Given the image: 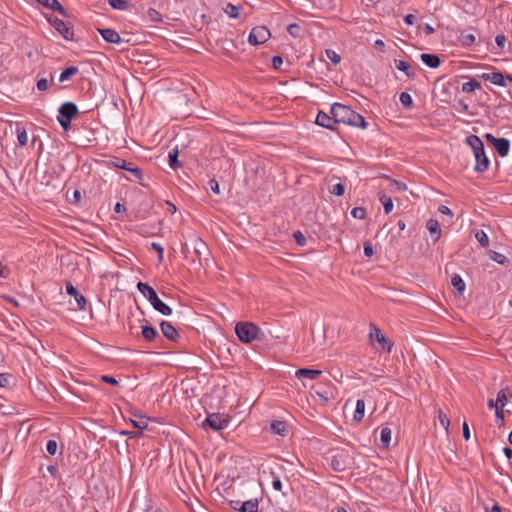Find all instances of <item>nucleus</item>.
<instances>
[{"label": "nucleus", "mask_w": 512, "mask_h": 512, "mask_svg": "<svg viewBox=\"0 0 512 512\" xmlns=\"http://www.w3.org/2000/svg\"><path fill=\"white\" fill-rule=\"evenodd\" d=\"M331 114L333 115L334 122L336 123H343L362 129H365L367 126L363 116L344 104L334 103L331 106Z\"/></svg>", "instance_id": "nucleus-1"}, {"label": "nucleus", "mask_w": 512, "mask_h": 512, "mask_svg": "<svg viewBox=\"0 0 512 512\" xmlns=\"http://www.w3.org/2000/svg\"><path fill=\"white\" fill-rule=\"evenodd\" d=\"M467 145L471 148L476 164L475 171L483 173L488 170L490 160L485 153L484 144L482 140L476 135H470L466 138Z\"/></svg>", "instance_id": "nucleus-2"}, {"label": "nucleus", "mask_w": 512, "mask_h": 512, "mask_svg": "<svg viewBox=\"0 0 512 512\" xmlns=\"http://www.w3.org/2000/svg\"><path fill=\"white\" fill-rule=\"evenodd\" d=\"M235 333L243 343H251L256 340L263 341L265 339L264 332L252 322H238L235 326Z\"/></svg>", "instance_id": "nucleus-3"}, {"label": "nucleus", "mask_w": 512, "mask_h": 512, "mask_svg": "<svg viewBox=\"0 0 512 512\" xmlns=\"http://www.w3.org/2000/svg\"><path fill=\"white\" fill-rule=\"evenodd\" d=\"M334 471L341 472L351 465V457L346 449L338 448L332 450L331 454L326 458Z\"/></svg>", "instance_id": "nucleus-4"}, {"label": "nucleus", "mask_w": 512, "mask_h": 512, "mask_svg": "<svg viewBox=\"0 0 512 512\" xmlns=\"http://www.w3.org/2000/svg\"><path fill=\"white\" fill-rule=\"evenodd\" d=\"M78 107L73 102H65L59 107V116L57 120L63 130L70 128L71 121L78 115Z\"/></svg>", "instance_id": "nucleus-5"}, {"label": "nucleus", "mask_w": 512, "mask_h": 512, "mask_svg": "<svg viewBox=\"0 0 512 512\" xmlns=\"http://www.w3.org/2000/svg\"><path fill=\"white\" fill-rule=\"evenodd\" d=\"M271 34L268 28L265 26H256L254 27L249 34L248 41L251 45H260L265 43Z\"/></svg>", "instance_id": "nucleus-6"}, {"label": "nucleus", "mask_w": 512, "mask_h": 512, "mask_svg": "<svg viewBox=\"0 0 512 512\" xmlns=\"http://www.w3.org/2000/svg\"><path fill=\"white\" fill-rule=\"evenodd\" d=\"M485 138L488 142H490L494 146V148L496 149V151L498 152V154L501 157H505L508 155L509 150H510V142L508 139L497 138L490 133H487L485 135Z\"/></svg>", "instance_id": "nucleus-7"}, {"label": "nucleus", "mask_w": 512, "mask_h": 512, "mask_svg": "<svg viewBox=\"0 0 512 512\" xmlns=\"http://www.w3.org/2000/svg\"><path fill=\"white\" fill-rule=\"evenodd\" d=\"M50 24L54 27L56 31H58L66 40H72L74 36V32L72 27L65 23L63 20L59 18H50Z\"/></svg>", "instance_id": "nucleus-8"}, {"label": "nucleus", "mask_w": 512, "mask_h": 512, "mask_svg": "<svg viewBox=\"0 0 512 512\" xmlns=\"http://www.w3.org/2000/svg\"><path fill=\"white\" fill-rule=\"evenodd\" d=\"M369 337L372 339V338H375L376 341L381 344V347L383 350L387 351V352H391L392 350V347H393V342L389 341L385 335L381 332V330L379 328H377L376 326L374 325H370V334H369Z\"/></svg>", "instance_id": "nucleus-9"}, {"label": "nucleus", "mask_w": 512, "mask_h": 512, "mask_svg": "<svg viewBox=\"0 0 512 512\" xmlns=\"http://www.w3.org/2000/svg\"><path fill=\"white\" fill-rule=\"evenodd\" d=\"M228 425V420L223 418L220 414H211L203 422V426H209L215 431L222 430Z\"/></svg>", "instance_id": "nucleus-10"}, {"label": "nucleus", "mask_w": 512, "mask_h": 512, "mask_svg": "<svg viewBox=\"0 0 512 512\" xmlns=\"http://www.w3.org/2000/svg\"><path fill=\"white\" fill-rule=\"evenodd\" d=\"M66 292L69 295L74 297L75 302L77 304V308L79 310H85L86 309V304H87L86 298L82 294H80L78 292V290L71 283H67L66 284Z\"/></svg>", "instance_id": "nucleus-11"}, {"label": "nucleus", "mask_w": 512, "mask_h": 512, "mask_svg": "<svg viewBox=\"0 0 512 512\" xmlns=\"http://www.w3.org/2000/svg\"><path fill=\"white\" fill-rule=\"evenodd\" d=\"M316 124L322 127H325L330 130H335V124L333 116H329L327 113L323 111H319L315 120Z\"/></svg>", "instance_id": "nucleus-12"}, {"label": "nucleus", "mask_w": 512, "mask_h": 512, "mask_svg": "<svg viewBox=\"0 0 512 512\" xmlns=\"http://www.w3.org/2000/svg\"><path fill=\"white\" fill-rule=\"evenodd\" d=\"M160 327H161V331H162L163 335L167 339H169L171 341H176L177 338L179 337L177 330L170 322L162 321L160 324Z\"/></svg>", "instance_id": "nucleus-13"}, {"label": "nucleus", "mask_w": 512, "mask_h": 512, "mask_svg": "<svg viewBox=\"0 0 512 512\" xmlns=\"http://www.w3.org/2000/svg\"><path fill=\"white\" fill-rule=\"evenodd\" d=\"M321 374H322L321 370L308 369V368H301L295 372V376L300 380H302V379L314 380V379L318 378Z\"/></svg>", "instance_id": "nucleus-14"}, {"label": "nucleus", "mask_w": 512, "mask_h": 512, "mask_svg": "<svg viewBox=\"0 0 512 512\" xmlns=\"http://www.w3.org/2000/svg\"><path fill=\"white\" fill-rule=\"evenodd\" d=\"M98 32L101 34L103 39L108 43L118 44L121 42V37L113 29L105 28V29H98Z\"/></svg>", "instance_id": "nucleus-15"}, {"label": "nucleus", "mask_w": 512, "mask_h": 512, "mask_svg": "<svg viewBox=\"0 0 512 512\" xmlns=\"http://www.w3.org/2000/svg\"><path fill=\"white\" fill-rule=\"evenodd\" d=\"M481 77L494 85L501 87L506 86L505 77L501 72L484 73Z\"/></svg>", "instance_id": "nucleus-16"}, {"label": "nucleus", "mask_w": 512, "mask_h": 512, "mask_svg": "<svg viewBox=\"0 0 512 512\" xmlns=\"http://www.w3.org/2000/svg\"><path fill=\"white\" fill-rule=\"evenodd\" d=\"M153 308L161 313L162 315L169 316L172 313V309L165 304L158 296L153 298V301L150 302Z\"/></svg>", "instance_id": "nucleus-17"}, {"label": "nucleus", "mask_w": 512, "mask_h": 512, "mask_svg": "<svg viewBox=\"0 0 512 512\" xmlns=\"http://www.w3.org/2000/svg\"><path fill=\"white\" fill-rule=\"evenodd\" d=\"M422 62L430 68H438L441 64L440 58L435 54L422 53L420 55Z\"/></svg>", "instance_id": "nucleus-18"}, {"label": "nucleus", "mask_w": 512, "mask_h": 512, "mask_svg": "<svg viewBox=\"0 0 512 512\" xmlns=\"http://www.w3.org/2000/svg\"><path fill=\"white\" fill-rule=\"evenodd\" d=\"M426 227L431 234V237L434 238V241H438L441 237V228L440 224L436 219H429L427 221Z\"/></svg>", "instance_id": "nucleus-19"}, {"label": "nucleus", "mask_w": 512, "mask_h": 512, "mask_svg": "<svg viewBox=\"0 0 512 512\" xmlns=\"http://www.w3.org/2000/svg\"><path fill=\"white\" fill-rule=\"evenodd\" d=\"M141 330L142 336L147 341H153L158 336L157 330L149 325L146 320H144V324L141 325Z\"/></svg>", "instance_id": "nucleus-20"}, {"label": "nucleus", "mask_w": 512, "mask_h": 512, "mask_svg": "<svg viewBox=\"0 0 512 512\" xmlns=\"http://www.w3.org/2000/svg\"><path fill=\"white\" fill-rule=\"evenodd\" d=\"M137 289L148 299L149 302L153 301V298L158 296L156 291L147 283L138 282Z\"/></svg>", "instance_id": "nucleus-21"}, {"label": "nucleus", "mask_w": 512, "mask_h": 512, "mask_svg": "<svg viewBox=\"0 0 512 512\" xmlns=\"http://www.w3.org/2000/svg\"><path fill=\"white\" fill-rule=\"evenodd\" d=\"M36 1L45 7L49 8L51 10H54V11H58L63 16H66V11L58 0H36Z\"/></svg>", "instance_id": "nucleus-22"}, {"label": "nucleus", "mask_w": 512, "mask_h": 512, "mask_svg": "<svg viewBox=\"0 0 512 512\" xmlns=\"http://www.w3.org/2000/svg\"><path fill=\"white\" fill-rule=\"evenodd\" d=\"M271 431L275 434L285 436L287 433V424L284 421H273L270 425Z\"/></svg>", "instance_id": "nucleus-23"}, {"label": "nucleus", "mask_w": 512, "mask_h": 512, "mask_svg": "<svg viewBox=\"0 0 512 512\" xmlns=\"http://www.w3.org/2000/svg\"><path fill=\"white\" fill-rule=\"evenodd\" d=\"M395 65H396V68L402 72H404L408 78H415L416 77V74L414 71H411L410 69V65L406 62V61H403V60H395Z\"/></svg>", "instance_id": "nucleus-24"}, {"label": "nucleus", "mask_w": 512, "mask_h": 512, "mask_svg": "<svg viewBox=\"0 0 512 512\" xmlns=\"http://www.w3.org/2000/svg\"><path fill=\"white\" fill-rule=\"evenodd\" d=\"M392 431L389 427H383L380 431V441L383 448H388L391 442Z\"/></svg>", "instance_id": "nucleus-25"}, {"label": "nucleus", "mask_w": 512, "mask_h": 512, "mask_svg": "<svg viewBox=\"0 0 512 512\" xmlns=\"http://www.w3.org/2000/svg\"><path fill=\"white\" fill-rule=\"evenodd\" d=\"M259 502L257 499H250L241 504L240 512H258Z\"/></svg>", "instance_id": "nucleus-26"}, {"label": "nucleus", "mask_w": 512, "mask_h": 512, "mask_svg": "<svg viewBox=\"0 0 512 512\" xmlns=\"http://www.w3.org/2000/svg\"><path fill=\"white\" fill-rule=\"evenodd\" d=\"M78 72H79L78 67H75V66L68 67L64 71H62V73L60 74L59 81L61 83H64V82L68 81L71 77L78 74Z\"/></svg>", "instance_id": "nucleus-27"}, {"label": "nucleus", "mask_w": 512, "mask_h": 512, "mask_svg": "<svg viewBox=\"0 0 512 512\" xmlns=\"http://www.w3.org/2000/svg\"><path fill=\"white\" fill-rule=\"evenodd\" d=\"M385 179L389 182L388 188L390 191L401 192V191H405L407 189L406 184L403 182L393 180V179L389 178L388 176H385Z\"/></svg>", "instance_id": "nucleus-28"}, {"label": "nucleus", "mask_w": 512, "mask_h": 512, "mask_svg": "<svg viewBox=\"0 0 512 512\" xmlns=\"http://www.w3.org/2000/svg\"><path fill=\"white\" fill-rule=\"evenodd\" d=\"M364 411H365L364 400L358 399L356 402V408H355L354 417H353L354 420L357 422L361 421L364 417Z\"/></svg>", "instance_id": "nucleus-29"}, {"label": "nucleus", "mask_w": 512, "mask_h": 512, "mask_svg": "<svg viewBox=\"0 0 512 512\" xmlns=\"http://www.w3.org/2000/svg\"><path fill=\"white\" fill-rule=\"evenodd\" d=\"M131 423L135 428L144 430L148 427V418L142 415H135V418L131 419Z\"/></svg>", "instance_id": "nucleus-30"}, {"label": "nucleus", "mask_w": 512, "mask_h": 512, "mask_svg": "<svg viewBox=\"0 0 512 512\" xmlns=\"http://www.w3.org/2000/svg\"><path fill=\"white\" fill-rule=\"evenodd\" d=\"M451 284L459 293H463V291L465 290V287H466L463 279L458 274H454L452 276Z\"/></svg>", "instance_id": "nucleus-31"}, {"label": "nucleus", "mask_w": 512, "mask_h": 512, "mask_svg": "<svg viewBox=\"0 0 512 512\" xmlns=\"http://www.w3.org/2000/svg\"><path fill=\"white\" fill-rule=\"evenodd\" d=\"M379 199H380V201L383 204L384 212L386 214H389L392 211V209H393V201H392V199L390 197H388L384 193H380L379 194Z\"/></svg>", "instance_id": "nucleus-32"}, {"label": "nucleus", "mask_w": 512, "mask_h": 512, "mask_svg": "<svg viewBox=\"0 0 512 512\" xmlns=\"http://www.w3.org/2000/svg\"><path fill=\"white\" fill-rule=\"evenodd\" d=\"M481 88V84L476 80H470L462 85V91L471 93Z\"/></svg>", "instance_id": "nucleus-33"}, {"label": "nucleus", "mask_w": 512, "mask_h": 512, "mask_svg": "<svg viewBox=\"0 0 512 512\" xmlns=\"http://www.w3.org/2000/svg\"><path fill=\"white\" fill-rule=\"evenodd\" d=\"M509 395H511V394L508 393L507 389L500 390L497 394V399H496L497 405L500 406L501 408H503L507 404Z\"/></svg>", "instance_id": "nucleus-34"}, {"label": "nucleus", "mask_w": 512, "mask_h": 512, "mask_svg": "<svg viewBox=\"0 0 512 512\" xmlns=\"http://www.w3.org/2000/svg\"><path fill=\"white\" fill-rule=\"evenodd\" d=\"M169 165L173 169L180 167V162L178 161V149L177 148H174L169 152Z\"/></svg>", "instance_id": "nucleus-35"}, {"label": "nucleus", "mask_w": 512, "mask_h": 512, "mask_svg": "<svg viewBox=\"0 0 512 512\" xmlns=\"http://www.w3.org/2000/svg\"><path fill=\"white\" fill-rule=\"evenodd\" d=\"M239 6H235L231 3H228L226 7L224 8V12L230 17V18H238L239 16Z\"/></svg>", "instance_id": "nucleus-36"}, {"label": "nucleus", "mask_w": 512, "mask_h": 512, "mask_svg": "<svg viewBox=\"0 0 512 512\" xmlns=\"http://www.w3.org/2000/svg\"><path fill=\"white\" fill-rule=\"evenodd\" d=\"M131 162H127L126 160L124 159H120V158H116L114 160H111L108 164V166H113V167H116V168H119V169H123V170H126L128 169L129 165H130Z\"/></svg>", "instance_id": "nucleus-37"}, {"label": "nucleus", "mask_w": 512, "mask_h": 512, "mask_svg": "<svg viewBox=\"0 0 512 512\" xmlns=\"http://www.w3.org/2000/svg\"><path fill=\"white\" fill-rule=\"evenodd\" d=\"M475 238L482 247L489 246V238L483 230L477 231L475 234Z\"/></svg>", "instance_id": "nucleus-38"}, {"label": "nucleus", "mask_w": 512, "mask_h": 512, "mask_svg": "<svg viewBox=\"0 0 512 512\" xmlns=\"http://www.w3.org/2000/svg\"><path fill=\"white\" fill-rule=\"evenodd\" d=\"M17 140L20 146H25L28 143V134L24 128H17Z\"/></svg>", "instance_id": "nucleus-39"}, {"label": "nucleus", "mask_w": 512, "mask_h": 512, "mask_svg": "<svg viewBox=\"0 0 512 512\" xmlns=\"http://www.w3.org/2000/svg\"><path fill=\"white\" fill-rule=\"evenodd\" d=\"M108 4L117 10H126L129 6L128 2L125 0H108Z\"/></svg>", "instance_id": "nucleus-40"}, {"label": "nucleus", "mask_w": 512, "mask_h": 512, "mask_svg": "<svg viewBox=\"0 0 512 512\" xmlns=\"http://www.w3.org/2000/svg\"><path fill=\"white\" fill-rule=\"evenodd\" d=\"M475 40V36L471 33H462L460 36V41L465 46H471Z\"/></svg>", "instance_id": "nucleus-41"}, {"label": "nucleus", "mask_w": 512, "mask_h": 512, "mask_svg": "<svg viewBox=\"0 0 512 512\" xmlns=\"http://www.w3.org/2000/svg\"><path fill=\"white\" fill-rule=\"evenodd\" d=\"M325 53H326L327 58H328V59H329V60H330L334 65H337V64H339V63H340V61H341V57H340V55H339L337 52H335V51H334V50H332V49H327V50L325 51Z\"/></svg>", "instance_id": "nucleus-42"}, {"label": "nucleus", "mask_w": 512, "mask_h": 512, "mask_svg": "<svg viewBox=\"0 0 512 512\" xmlns=\"http://www.w3.org/2000/svg\"><path fill=\"white\" fill-rule=\"evenodd\" d=\"M399 100L401 104L406 108L411 107L413 104L412 97L407 92H402L399 96Z\"/></svg>", "instance_id": "nucleus-43"}, {"label": "nucleus", "mask_w": 512, "mask_h": 512, "mask_svg": "<svg viewBox=\"0 0 512 512\" xmlns=\"http://www.w3.org/2000/svg\"><path fill=\"white\" fill-rule=\"evenodd\" d=\"M351 215L356 219L362 220L366 218L367 212L363 207H355L352 209Z\"/></svg>", "instance_id": "nucleus-44"}, {"label": "nucleus", "mask_w": 512, "mask_h": 512, "mask_svg": "<svg viewBox=\"0 0 512 512\" xmlns=\"http://www.w3.org/2000/svg\"><path fill=\"white\" fill-rule=\"evenodd\" d=\"M345 192V187L342 183H337L335 185L332 186V188L330 189V193L331 194H334L336 196H342Z\"/></svg>", "instance_id": "nucleus-45"}, {"label": "nucleus", "mask_w": 512, "mask_h": 512, "mask_svg": "<svg viewBox=\"0 0 512 512\" xmlns=\"http://www.w3.org/2000/svg\"><path fill=\"white\" fill-rule=\"evenodd\" d=\"M147 14L152 21H155V22L162 21L161 14L154 8H149L147 11Z\"/></svg>", "instance_id": "nucleus-46"}, {"label": "nucleus", "mask_w": 512, "mask_h": 512, "mask_svg": "<svg viewBox=\"0 0 512 512\" xmlns=\"http://www.w3.org/2000/svg\"><path fill=\"white\" fill-rule=\"evenodd\" d=\"M438 419H439L440 425L444 428V430L446 432H448V428L450 425V420L448 419V417L440 411L439 415H438Z\"/></svg>", "instance_id": "nucleus-47"}, {"label": "nucleus", "mask_w": 512, "mask_h": 512, "mask_svg": "<svg viewBox=\"0 0 512 512\" xmlns=\"http://www.w3.org/2000/svg\"><path fill=\"white\" fill-rule=\"evenodd\" d=\"M127 171L130 172L135 177V179H137V180H141L142 179V171H141V169H139L136 166H133L132 163H130Z\"/></svg>", "instance_id": "nucleus-48"}, {"label": "nucleus", "mask_w": 512, "mask_h": 512, "mask_svg": "<svg viewBox=\"0 0 512 512\" xmlns=\"http://www.w3.org/2000/svg\"><path fill=\"white\" fill-rule=\"evenodd\" d=\"M58 449V444L55 440H48L46 450L50 455H55Z\"/></svg>", "instance_id": "nucleus-49"}, {"label": "nucleus", "mask_w": 512, "mask_h": 512, "mask_svg": "<svg viewBox=\"0 0 512 512\" xmlns=\"http://www.w3.org/2000/svg\"><path fill=\"white\" fill-rule=\"evenodd\" d=\"M271 475L273 477L272 487L275 490L280 491L282 489V482H281L280 478L278 476H276L274 472H271Z\"/></svg>", "instance_id": "nucleus-50"}, {"label": "nucleus", "mask_w": 512, "mask_h": 512, "mask_svg": "<svg viewBox=\"0 0 512 512\" xmlns=\"http://www.w3.org/2000/svg\"><path fill=\"white\" fill-rule=\"evenodd\" d=\"M287 31L293 37H297L299 35L300 27L298 24L293 23L287 27Z\"/></svg>", "instance_id": "nucleus-51"}, {"label": "nucleus", "mask_w": 512, "mask_h": 512, "mask_svg": "<svg viewBox=\"0 0 512 512\" xmlns=\"http://www.w3.org/2000/svg\"><path fill=\"white\" fill-rule=\"evenodd\" d=\"M11 375L8 373H0V387H7L10 383Z\"/></svg>", "instance_id": "nucleus-52"}, {"label": "nucleus", "mask_w": 512, "mask_h": 512, "mask_svg": "<svg viewBox=\"0 0 512 512\" xmlns=\"http://www.w3.org/2000/svg\"><path fill=\"white\" fill-rule=\"evenodd\" d=\"M293 237H294L296 243L301 246H303L306 243V238L300 231L294 232Z\"/></svg>", "instance_id": "nucleus-53"}, {"label": "nucleus", "mask_w": 512, "mask_h": 512, "mask_svg": "<svg viewBox=\"0 0 512 512\" xmlns=\"http://www.w3.org/2000/svg\"><path fill=\"white\" fill-rule=\"evenodd\" d=\"M152 248L157 251L158 253V257H159V261H162L163 260V254H164V249L163 247L161 246V244L159 243H156V242H153L151 244Z\"/></svg>", "instance_id": "nucleus-54"}, {"label": "nucleus", "mask_w": 512, "mask_h": 512, "mask_svg": "<svg viewBox=\"0 0 512 512\" xmlns=\"http://www.w3.org/2000/svg\"><path fill=\"white\" fill-rule=\"evenodd\" d=\"M209 188L215 194H220V186L217 180L212 179L209 181Z\"/></svg>", "instance_id": "nucleus-55"}, {"label": "nucleus", "mask_w": 512, "mask_h": 512, "mask_svg": "<svg viewBox=\"0 0 512 512\" xmlns=\"http://www.w3.org/2000/svg\"><path fill=\"white\" fill-rule=\"evenodd\" d=\"M495 42L497 44V46L500 48V49H503L504 46H505V42H506V37L504 34H498L496 37H495Z\"/></svg>", "instance_id": "nucleus-56"}, {"label": "nucleus", "mask_w": 512, "mask_h": 512, "mask_svg": "<svg viewBox=\"0 0 512 512\" xmlns=\"http://www.w3.org/2000/svg\"><path fill=\"white\" fill-rule=\"evenodd\" d=\"M37 88L40 91H45L48 89V81L45 78H41L37 81Z\"/></svg>", "instance_id": "nucleus-57"}, {"label": "nucleus", "mask_w": 512, "mask_h": 512, "mask_svg": "<svg viewBox=\"0 0 512 512\" xmlns=\"http://www.w3.org/2000/svg\"><path fill=\"white\" fill-rule=\"evenodd\" d=\"M493 254L491 255V258L498 262L499 264H503L504 261L506 260V257L500 253H497V252H492Z\"/></svg>", "instance_id": "nucleus-58"}, {"label": "nucleus", "mask_w": 512, "mask_h": 512, "mask_svg": "<svg viewBox=\"0 0 512 512\" xmlns=\"http://www.w3.org/2000/svg\"><path fill=\"white\" fill-rule=\"evenodd\" d=\"M364 254L367 257H371L374 254V249L371 243L367 242L364 244Z\"/></svg>", "instance_id": "nucleus-59"}, {"label": "nucleus", "mask_w": 512, "mask_h": 512, "mask_svg": "<svg viewBox=\"0 0 512 512\" xmlns=\"http://www.w3.org/2000/svg\"><path fill=\"white\" fill-rule=\"evenodd\" d=\"M282 64H283V59L281 56H274L272 58V65L274 68L278 69L281 67Z\"/></svg>", "instance_id": "nucleus-60"}, {"label": "nucleus", "mask_w": 512, "mask_h": 512, "mask_svg": "<svg viewBox=\"0 0 512 512\" xmlns=\"http://www.w3.org/2000/svg\"><path fill=\"white\" fill-rule=\"evenodd\" d=\"M101 379L105 383H108V384H111V385H117L118 384V381L116 380V378H114L112 376L104 375V376L101 377Z\"/></svg>", "instance_id": "nucleus-61"}, {"label": "nucleus", "mask_w": 512, "mask_h": 512, "mask_svg": "<svg viewBox=\"0 0 512 512\" xmlns=\"http://www.w3.org/2000/svg\"><path fill=\"white\" fill-rule=\"evenodd\" d=\"M502 409L503 408H501L500 406L497 405V403H495V415H496V418L501 421L504 420V414H503Z\"/></svg>", "instance_id": "nucleus-62"}, {"label": "nucleus", "mask_w": 512, "mask_h": 512, "mask_svg": "<svg viewBox=\"0 0 512 512\" xmlns=\"http://www.w3.org/2000/svg\"><path fill=\"white\" fill-rule=\"evenodd\" d=\"M241 504H243V502H242V501H240V500H232V501L230 502V506H231L234 510L239 511V512L241 511Z\"/></svg>", "instance_id": "nucleus-63"}, {"label": "nucleus", "mask_w": 512, "mask_h": 512, "mask_svg": "<svg viewBox=\"0 0 512 512\" xmlns=\"http://www.w3.org/2000/svg\"><path fill=\"white\" fill-rule=\"evenodd\" d=\"M438 211H439L441 214L452 216V211L450 210V208H449V207H447V206H445V205H441V206L439 207Z\"/></svg>", "instance_id": "nucleus-64"}]
</instances>
